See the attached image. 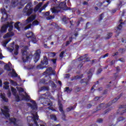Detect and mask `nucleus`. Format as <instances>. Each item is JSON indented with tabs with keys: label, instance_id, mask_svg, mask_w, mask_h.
Wrapping results in <instances>:
<instances>
[{
	"label": "nucleus",
	"instance_id": "nucleus-1",
	"mask_svg": "<svg viewBox=\"0 0 126 126\" xmlns=\"http://www.w3.org/2000/svg\"><path fill=\"white\" fill-rule=\"evenodd\" d=\"M32 2H29L23 10V15H25V16H30L33 13V11L37 12L40 9L37 6H35L34 9L32 8Z\"/></svg>",
	"mask_w": 126,
	"mask_h": 126
},
{
	"label": "nucleus",
	"instance_id": "nucleus-2",
	"mask_svg": "<svg viewBox=\"0 0 126 126\" xmlns=\"http://www.w3.org/2000/svg\"><path fill=\"white\" fill-rule=\"evenodd\" d=\"M122 96H123V94H121L120 95L118 96L117 97H115L112 101L109 102L106 104H105V103L100 104L98 107H97V111L101 110V109H106V108H109V107L112 106V104H113V103H116V102H117V101H118V100L120 99Z\"/></svg>",
	"mask_w": 126,
	"mask_h": 126
},
{
	"label": "nucleus",
	"instance_id": "nucleus-3",
	"mask_svg": "<svg viewBox=\"0 0 126 126\" xmlns=\"http://www.w3.org/2000/svg\"><path fill=\"white\" fill-rule=\"evenodd\" d=\"M49 63L48 58L47 56H44L43 59L41 61L40 64L36 66L37 69H44V68H47V66L43 65H47Z\"/></svg>",
	"mask_w": 126,
	"mask_h": 126
},
{
	"label": "nucleus",
	"instance_id": "nucleus-4",
	"mask_svg": "<svg viewBox=\"0 0 126 126\" xmlns=\"http://www.w3.org/2000/svg\"><path fill=\"white\" fill-rule=\"evenodd\" d=\"M92 69H90L89 71L88 72L87 74H89V75L88 76V79H83L80 80V82L82 83H86V85H88L89 84V81H90V79H91V77H92V75L93 74H92Z\"/></svg>",
	"mask_w": 126,
	"mask_h": 126
},
{
	"label": "nucleus",
	"instance_id": "nucleus-5",
	"mask_svg": "<svg viewBox=\"0 0 126 126\" xmlns=\"http://www.w3.org/2000/svg\"><path fill=\"white\" fill-rule=\"evenodd\" d=\"M35 115H33V117L31 116H28L27 117V122H31V120H29L28 119H31V120H32L34 122V124L36 126H39V125L38 124V121H39V116H38V114L37 113V112L35 113Z\"/></svg>",
	"mask_w": 126,
	"mask_h": 126
},
{
	"label": "nucleus",
	"instance_id": "nucleus-6",
	"mask_svg": "<svg viewBox=\"0 0 126 126\" xmlns=\"http://www.w3.org/2000/svg\"><path fill=\"white\" fill-rule=\"evenodd\" d=\"M22 60L24 63L28 62L29 60H30V57L28 56V52L27 50H22Z\"/></svg>",
	"mask_w": 126,
	"mask_h": 126
},
{
	"label": "nucleus",
	"instance_id": "nucleus-7",
	"mask_svg": "<svg viewBox=\"0 0 126 126\" xmlns=\"http://www.w3.org/2000/svg\"><path fill=\"white\" fill-rule=\"evenodd\" d=\"M9 121L12 124H13L14 126H22V124H21V121L18 120V121H16V118H10L9 119Z\"/></svg>",
	"mask_w": 126,
	"mask_h": 126
},
{
	"label": "nucleus",
	"instance_id": "nucleus-8",
	"mask_svg": "<svg viewBox=\"0 0 126 126\" xmlns=\"http://www.w3.org/2000/svg\"><path fill=\"white\" fill-rule=\"evenodd\" d=\"M122 24H124V22L120 23V24L118 25V26L115 28V32L117 34V35H116V37H118L119 35H120V33L122 32V29L123 28V26Z\"/></svg>",
	"mask_w": 126,
	"mask_h": 126
},
{
	"label": "nucleus",
	"instance_id": "nucleus-9",
	"mask_svg": "<svg viewBox=\"0 0 126 126\" xmlns=\"http://www.w3.org/2000/svg\"><path fill=\"white\" fill-rule=\"evenodd\" d=\"M31 102L32 104L30 103H28V105L29 106V107H30L32 111H34V110H37V109H38V106H37V103H36V101H35L34 100H32Z\"/></svg>",
	"mask_w": 126,
	"mask_h": 126
},
{
	"label": "nucleus",
	"instance_id": "nucleus-10",
	"mask_svg": "<svg viewBox=\"0 0 126 126\" xmlns=\"http://www.w3.org/2000/svg\"><path fill=\"white\" fill-rule=\"evenodd\" d=\"M59 7L63 10H66V9H67V6L66 5V0H65L63 2H61L59 5Z\"/></svg>",
	"mask_w": 126,
	"mask_h": 126
},
{
	"label": "nucleus",
	"instance_id": "nucleus-11",
	"mask_svg": "<svg viewBox=\"0 0 126 126\" xmlns=\"http://www.w3.org/2000/svg\"><path fill=\"white\" fill-rule=\"evenodd\" d=\"M34 63H37L39 60H40V56H41V50L40 49L37 50L36 52L34 54Z\"/></svg>",
	"mask_w": 126,
	"mask_h": 126
},
{
	"label": "nucleus",
	"instance_id": "nucleus-12",
	"mask_svg": "<svg viewBox=\"0 0 126 126\" xmlns=\"http://www.w3.org/2000/svg\"><path fill=\"white\" fill-rule=\"evenodd\" d=\"M37 16L36 14L34 15H32L29 18H28L26 20V24H28L29 23H30V22H32L33 20H35L36 19V17Z\"/></svg>",
	"mask_w": 126,
	"mask_h": 126
},
{
	"label": "nucleus",
	"instance_id": "nucleus-13",
	"mask_svg": "<svg viewBox=\"0 0 126 126\" xmlns=\"http://www.w3.org/2000/svg\"><path fill=\"white\" fill-rule=\"evenodd\" d=\"M26 95L23 94H20V96H22L23 97V100H25V101H30V96H29L26 92H25Z\"/></svg>",
	"mask_w": 126,
	"mask_h": 126
},
{
	"label": "nucleus",
	"instance_id": "nucleus-14",
	"mask_svg": "<svg viewBox=\"0 0 126 126\" xmlns=\"http://www.w3.org/2000/svg\"><path fill=\"white\" fill-rule=\"evenodd\" d=\"M9 28V29L8 30V32H12V30H13V22L7 23V28Z\"/></svg>",
	"mask_w": 126,
	"mask_h": 126
},
{
	"label": "nucleus",
	"instance_id": "nucleus-15",
	"mask_svg": "<svg viewBox=\"0 0 126 126\" xmlns=\"http://www.w3.org/2000/svg\"><path fill=\"white\" fill-rule=\"evenodd\" d=\"M13 36H14V32H9L3 36V38L4 39H6L7 38H10V37H13Z\"/></svg>",
	"mask_w": 126,
	"mask_h": 126
},
{
	"label": "nucleus",
	"instance_id": "nucleus-16",
	"mask_svg": "<svg viewBox=\"0 0 126 126\" xmlns=\"http://www.w3.org/2000/svg\"><path fill=\"white\" fill-rule=\"evenodd\" d=\"M53 71V68L52 67H48L46 71L43 72V75H47V76H49V74Z\"/></svg>",
	"mask_w": 126,
	"mask_h": 126
},
{
	"label": "nucleus",
	"instance_id": "nucleus-17",
	"mask_svg": "<svg viewBox=\"0 0 126 126\" xmlns=\"http://www.w3.org/2000/svg\"><path fill=\"white\" fill-rule=\"evenodd\" d=\"M34 35L35 34L33 33V32L30 31L28 32L26 34L27 38H28V39H29V40H30L31 38L33 37Z\"/></svg>",
	"mask_w": 126,
	"mask_h": 126
},
{
	"label": "nucleus",
	"instance_id": "nucleus-18",
	"mask_svg": "<svg viewBox=\"0 0 126 126\" xmlns=\"http://www.w3.org/2000/svg\"><path fill=\"white\" fill-rule=\"evenodd\" d=\"M1 112H2V113L3 114V115L5 117V118H6V119H8V118H10V115L9 113V111H7V110H2Z\"/></svg>",
	"mask_w": 126,
	"mask_h": 126
},
{
	"label": "nucleus",
	"instance_id": "nucleus-19",
	"mask_svg": "<svg viewBox=\"0 0 126 126\" xmlns=\"http://www.w3.org/2000/svg\"><path fill=\"white\" fill-rule=\"evenodd\" d=\"M7 30V25H4L1 27L0 31L1 33H6Z\"/></svg>",
	"mask_w": 126,
	"mask_h": 126
},
{
	"label": "nucleus",
	"instance_id": "nucleus-20",
	"mask_svg": "<svg viewBox=\"0 0 126 126\" xmlns=\"http://www.w3.org/2000/svg\"><path fill=\"white\" fill-rule=\"evenodd\" d=\"M30 1V0H21L19 2V4L21 5V6H24L26 3H28Z\"/></svg>",
	"mask_w": 126,
	"mask_h": 126
},
{
	"label": "nucleus",
	"instance_id": "nucleus-21",
	"mask_svg": "<svg viewBox=\"0 0 126 126\" xmlns=\"http://www.w3.org/2000/svg\"><path fill=\"white\" fill-rule=\"evenodd\" d=\"M18 0H12L11 5L12 7H15V6H17L18 5Z\"/></svg>",
	"mask_w": 126,
	"mask_h": 126
},
{
	"label": "nucleus",
	"instance_id": "nucleus-22",
	"mask_svg": "<svg viewBox=\"0 0 126 126\" xmlns=\"http://www.w3.org/2000/svg\"><path fill=\"white\" fill-rule=\"evenodd\" d=\"M88 56V54H86L83 56H81L79 58H78V61L79 62H81L82 61H83L84 60H85L86 59V57Z\"/></svg>",
	"mask_w": 126,
	"mask_h": 126
},
{
	"label": "nucleus",
	"instance_id": "nucleus-23",
	"mask_svg": "<svg viewBox=\"0 0 126 126\" xmlns=\"http://www.w3.org/2000/svg\"><path fill=\"white\" fill-rule=\"evenodd\" d=\"M0 97L1 99L3 100V101H4V102H5L6 103H7V102H8V98L5 97V95L1 94Z\"/></svg>",
	"mask_w": 126,
	"mask_h": 126
},
{
	"label": "nucleus",
	"instance_id": "nucleus-24",
	"mask_svg": "<svg viewBox=\"0 0 126 126\" xmlns=\"http://www.w3.org/2000/svg\"><path fill=\"white\" fill-rule=\"evenodd\" d=\"M72 40H73V38L72 37H70L69 38V41H67L66 42L65 46L67 47V46H68V45H70V43H71V42H72Z\"/></svg>",
	"mask_w": 126,
	"mask_h": 126
},
{
	"label": "nucleus",
	"instance_id": "nucleus-25",
	"mask_svg": "<svg viewBox=\"0 0 126 126\" xmlns=\"http://www.w3.org/2000/svg\"><path fill=\"white\" fill-rule=\"evenodd\" d=\"M70 23V27L69 28H71V29L72 30L73 28H74V24H75V22L73 21V20H71L69 21Z\"/></svg>",
	"mask_w": 126,
	"mask_h": 126
},
{
	"label": "nucleus",
	"instance_id": "nucleus-26",
	"mask_svg": "<svg viewBox=\"0 0 126 126\" xmlns=\"http://www.w3.org/2000/svg\"><path fill=\"white\" fill-rule=\"evenodd\" d=\"M59 111L60 112H62V113H64V111H63V104H62V102L59 101Z\"/></svg>",
	"mask_w": 126,
	"mask_h": 126
},
{
	"label": "nucleus",
	"instance_id": "nucleus-27",
	"mask_svg": "<svg viewBox=\"0 0 126 126\" xmlns=\"http://www.w3.org/2000/svg\"><path fill=\"white\" fill-rule=\"evenodd\" d=\"M41 91H49L50 90V87L48 86H43L40 88Z\"/></svg>",
	"mask_w": 126,
	"mask_h": 126
},
{
	"label": "nucleus",
	"instance_id": "nucleus-28",
	"mask_svg": "<svg viewBox=\"0 0 126 126\" xmlns=\"http://www.w3.org/2000/svg\"><path fill=\"white\" fill-rule=\"evenodd\" d=\"M30 40H31L33 44H36V43H37V38H36L35 35H33V36H32Z\"/></svg>",
	"mask_w": 126,
	"mask_h": 126
},
{
	"label": "nucleus",
	"instance_id": "nucleus-29",
	"mask_svg": "<svg viewBox=\"0 0 126 126\" xmlns=\"http://www.w3.org/2000/svg\"><path fill=\"white\" fill-rule=\"evenodd\" d=\"M76 108V105H74L72 106H71L70 107L67 108V112H70V111H73L74 109Z\"/></svg>",
	"mask_w": 126,
	"mask_h": 126
},
{
	"label": "nucleus",
	"instance_id": "nucleus-30",
	"mask_svg": "<svg viewBox=\"0 0 126 126\" xmlns=\"http://www.w3.org/2000/svg\"><path fill=\"white\" fill-rule=\"evenodd\" d=\"M20 23V22H17L14 25L15 28H16V29H17L18 31H20V27H19Z\"/></svg>",
	"mask_w": 126,
	"mask_h": 126
},
{
	"label": "nucleus",
	"instance_id": "nucleus-31",
	"mask_svg": "<svg viewBox=\"0 0 126 126\" xmlns=\"http://www.w3.org/2000/svg\"><path fill=\"white\" fill-rule=\"evenodd\" d=\"M52 73H50V74H48V76H45V78L46 77H49V78L51 79V75H56V71L53 70L51 71Z\"/></svg>",
	"mask_w": 126,
	"mask_h": 126
},
{
	"label": "nucleus",
	"instance_id": "nucleus-32",
	"mask_svg": "<svg viewBox=\"0 0 126 126\" xmlns=\"http://www.w3.org/2000/svg\"><path fill=\"white\" fill-rule=\"evenodd\" d=\"M4 68L6 70H7V71H11V68H10V66H9L8 64H6L4 65Z\"/></svg>",
	"mask_w": 126,
	"mask_h": 126
},
{
	"label": "nucleus",
	"instance_id": "nucleus-33",
	"mask_svg": "<svg viewBox=\"0 0 126 126\" xmlns=\"http://www.w3.org/2000/svg\"><path fill=\"white\" fill-rule=\"evenodd\" d=\"M11 91L13 95H14V96H16V94L17 93V91H16V89L13 88H12Z\"/></svg>",
	"mask_w": 126,
	"mask_h": 126
},
{
	"label": "nucleus",
	"instance_id": "nucleus-34",
	"mask_svg": "<svg viewBox=\"0 0 126 126\" xmlns=\"http://www.w3.org/2000/svg\"><path fill=\"white\" fill-rule=\"evenodd\" d=\"M52 105L53 104L52 103H48L47 105L50 106L47 107L46 108L47 110H51V111H54V110H55V109H53V107H52Z\"/></svg>",
	"mask_w": 126,
	"mask_h": 126
},
{
	"label": "nucleus",
	"instance_id": "nucleus-35",
	"mask_svg": "<svg viewBox=\"0 0 126 126\" xmlns=\"http://www.w3.org/2000/svg\"><path fill=\"white\" fill-rule=\"evenodd\" d=\"M118 51L120 53H121V54H125L126 50L125 48H120L118 50Z\"/></svg>",
	"mask_w": 126,
	"mask_h": 126
},
{
	"label": "nucleus",
	"instance_id": "nucleus-36",
	"mask_svg": "<svg viewBox=\"0 0 126 126\" xmlns=\"http://www.w3.org/2000/svg\"><path fill=\"white\" fill-rule=\"evenodd\" d=\"M10 74L11 75V77H18V74L16 73V72H10Z\"/></svg>",
	"mask_w": 126,
	"mask_h": 126
},
{
	"label": "nucleus",
	"instance_id": "nucleus-37",
	"mask_svg": "<svg viewBox=\"0 0 126 126\" xmlns=\"http://www.w3.org/2000/svg\"><path fill=\"white\" fill-rule=\"evenodd\" d=\"M51 11L52 13H59V10L55 8H51Z\"/></svg>",
	"mask_w": 126,
	"mask_h": 126
},
{
	"label": "nucleus",
	"instance_id": "nucleus-38",
	"mask_svg": "<svg viewBox=\"0 0 126 126\" xmlns=\"http://www.w3.org/2000/svg\"><path fill=\"white\" fill-rule=\"evenodd\" d=\"M72 91V90H69V87H66L65 88L64 92H67V93H70Z\"/></svg>",
	"mask_w": 126,
	"mask_h": 126
},
{
	"label": "nucleus",
	"instance_id": "nucleus-39",
	"mask_svg": "<svg viewBox=\"0 0 126 126\" xmlns=\"http://www.w3.org/2000/svg\"><path fill=\"white\" fill-rule=\"evenodd\" d=\"M112 36H113V33L109 32L107 34V36L106 37V39H109L112 37Z\"/></svg>",
	"mask_w": 126,
	"mask_h": 126
},
{
	"label": "nucleus",
	"instance_id": "nucleus-40",
	"mask_svg": "<svg viewBox=\"0 0 126 126\" xmlns=\"http://www.w3.org/2000/svg\"><path fill=\"white\" fill-rule=\"evenodd\" d=\"M103 18H104V13H101L99 15V18L98 19V21H101V20H103Z\"/></svg>",
	"mask_w": 126,
	"mask_h": 126
},
{
	"label": "nucleus",
	"instance_id": "nucleus-41",
	"mask_svg": "<svg viewBox=\"0 0 126 126\" xmlns=\"http://www.w3.org/2000/svg\"><path fill=\"white\" fill-rule=\"evenodd\" d=\"M111 111H112V107L108 108L104 111V115H106V114H108V113H109V112H111Z\"/></svg>",
	"mask_w": 126,
	"mask_h": 126
},
{
	"label": "nucleus",
	"instance_id": "nucleus-42",
	"mask_svg": "<svg viewBox=\"0 0 126 126\" xmlns=\"http://www.w3.org/2000/svg\"><path fill=\"white\" fill-rule=\"evenodd\" d=\"M15 96V98H16V101L17 102H20L21 100H20V97H19V95L18 94H16Z\"/></svg>",
	"mask_w": 126,
	"mask_h": 126
},
{
	"label": "nucleus",
	"instance_id": "nucleus-43",
	"mask_svg": "<svg viewBox=\"0 0 126 126\" xmlns=\"http://www.w3.org/2000/svg\"><path fill=\"white\" fill-rule=\"evenodd\" d=\"M50 118H51V120H54V121H57V117L56 116V115H51Z\"/></svg>",
	"mask_w": 126,
	"mask_h": 126
},
{
	"label": "nucleus",
	"instance_id": "nucleus-44",
	"mask_svg": "<svg viewBox=\"0 0 126 126\" xmlns=\"http://www.w3.org/2000/svg\"><path fill=\"white\" fill-rule=\"evenodd\" d=\"M32 25H33L34 26H35V25H39V21L37 20L34 21L32 23Z\"/></svg>",
	"mask_w": 126,
	"mask_h": 126
},
{
	"label": "nucleus",
	"instance_id": "nucleus-45",
	"mask_svg": "<svg viewBox=\"0 0 126 126\" xmlns=\"http://www.w3.org/2000/svg\"><path fill=\"white\" fill-rule=\"evenodd\" d=\"M103 120L102 118H98L96 121V123H98V124H102L103 122Z\"/></svg>",
	"mask_w": 126,
	"mask_h": 126
},
{
	"label": "nucleus",
	"instance_id": "nucleus-46",
	"mask_svg": "<svg viewBox=\"0 0 126 126\" xmlns=\"http://www.w3.org/2000/svg\"><path fill=\"white\" fill-rule=\"evenodd\" d=\"M106 57H109V53H106L104 55L101 56L99 58V60H101V59H105V58H106Z\"/></svg>",
	"mask_w": 126,
	"mask_h": 126
},
{
	"label": "nucleus",
	"instance_id": "nucleus-47",
	"mask_svg": "<svg viewBox=\"0 0 126 126\" xmlns=\"http://www.w3.org/2000/svg\"><path fill=\"white\" fill-rule=\"evenodd\" d=\"M31 26H32V24H30L29 25H27L26 27L24 28V30H27L30 28H31Z\"/></svg>",
	"mask_w": 126,
	"mask_h": 126
},
{
	"label": "nucleus",
	"instance_id": "nucleus-48",
	"mask_svg": "<svg viewBox=\"0 0 126 126\" xmlns=\"http://www.w3.org/2000/svg\"><path fill=\"white\" fill-rule=\"evenodd\" d=\"M84 63H85V62L84 61L82 62L81 63H80L78 65V67H80V68H81L82 66H83V64H84Z\"/></svg>",
	"mask_w": 126,
	"mask_h": 126
},
{
	"label": "nucleus",
	"instance_id": "nucleus-49",
	"mask_svg": "<svg viewBox=\"0 0 126 126\" xmlns=\"http://www.w3.org/2000/svg\"><path fill=\"white\" fill-rule=\"evenodd\" d=\"M102 71H103V69H102V68H98L97 69L96 74H100Z\"/></svg>",
	"mask_w": 126,
	"mask_h": 126
},
{
	"label": "nucleus",
	"instance_id": "nucleus-50",
	"mask_svg": "<svg viewBox=\"0 0 126 126\" xmlns=\"http://www.w3.org/2000/svg\"><path fill=\"white\" fill-rule=\"evenodd\" d=\"M77 79H78V76L76 75L71 78V81H73V80H77Z\"/></svg>",
	"mask_w": 126,
	"mask_h": 126
},
{
	"label": "nucleus",
	"instance_id": "nucleus-51",
	"mask_svg": "<svg viewBox=\"0 0 126 126\" xmlns=\"http://www.w3.org/2000/svg\"><path fill=\"white\" fill-rule=\"evenodd\" d=\"M124 120H126L124 117H120L118 118L117 121L118 122H121V121H124Z\"/></svg>",
	"mask_w": 126,
	"mask_h": 126
},
{
	"label": "nucleus",
	"instance_id": "nucleus-52",
	"mask_svg": "<svg viewBox=\"0 0 126 126\" xmlns=\"http://www.w3.org/2000/svg\"><path fill=\"white\" fill-rule=\"evenodd\" d=\"M54 18H55V17L54 16L50 15V16L47 17L46 18V19H47V20H51V19H53Z\"/></svg>",
	"mask_w": 126,
	"mask_h": 126
},
{
	"label": "nucleus",
	"instance_id": "nucleus-53",
	"mask_svg": "<svg viewBox=\"0 0 126 126\" xmlns=\"http://www.w3.org/2000/svg\"><path fill=\"white\" fill-rule=\"evenodd\" d=\"M63 55H64V51H62L61 52V53H60L59 57L60 58H63Z\"/></svg>",
	"mask_w": 126,
	"mask_h": 126
},
{
	"label": "nucleus",
	"instance_id": "nucleus-54",
	"mask_svg": "<svg viewBox=\"0 0 126 126\" xmlns=\"http://www.w3.org/2000/svg\"><path fill=\"white\" fill-rule=\"evenodd\" d=\"M10 82L12 84H14V85H17V83L16 82H14V81L12 80H10Z\"/></svg>",
	"mask_w": 126,
	"mask_h": 126
},
{
	"label": "nucleus",
	"instance_id": "nucleus-55",
	"mask_svg": "<svg viewBox=\"0 0 126 126\" xmlns=\"http://www.w3.org/2000/svg\"><path fill=\"white\" fill-rule=\"evenodd\" d=\"M126 109L122 110L121 111V112L120 113V115H121V116H123V115H124V114H126Z\"/></svg>",
	"mask_w": 126,
	"mask_h": 126
},
{
	"label": "nucleus",
	"instance_id": "nucleus-56",
	"mask_svg": "<svg viewBox=\"0 0 126 126\" xmlns=\"http://www.w3.org/2000/svg\"><path fill=\"white\" fill-rule=\"evenodd\" d=\"M126 105H121L119 107V109H126Z\"/></svg>",
	"mask_w": 126,
	"mask_h": 126
},
{
	"label": "nucleus",
	"instance_id": "nucleus-57",
	"mask_svg": "<svg viewBox=\"0 0 126 126\" xmlns=\"http://www.w3.org/2000/svg\"><path fill=\"white\" fill-rule=\"evenodd\" d=\"M81 21H83V19L82 18H80V20H79L77 22V26H79V24H80V22Z\"/></svg>",
	"mask_w": 126,
	"mask_h": 126
},
{
	"label": "nucleus",
	"instance_id": "nucleus-58",
	"mask_svg": "<svg viewBox=\"0 0 126 126\" xmlns=\"http://www.w3.org/2000/svg\"><path fill=\"white\" fill-rule=\"evenodd\" d=\"M80 90H81V88L78 87L76 88V90H75V92H80Z\"/></svg>",
	"mask_w": 126,
	"mask_h": 126
},
{
	"label": "nucleus",
	"instance_id": "nucleus-59",
	"mask_svg": "<svg viewBox=\"0 0 126 126\" xmlns=\"http://www.w3.org/2000/svg\"><path fill=\"white\" fill-rule=\"evenodd\" d=\"M77 76H78V79H82V78H83V74Z\"/></svg>",
	"mask_w": 126,
	"mask_h": 126
},
{
	"label": "nucleus",
	"instance_id": "nucleus-60",
	"mask_svg": "<svg viewBox=\"0 0 126 126\" xmlns=\"http://www.w3.org/2000/svg\"><path fill=\"white\" fill-rule=\"evenodd\" d=\"M63 114V116H62V119L63 120V121H66L65 120V114H64V113H62Z\"/></svg>",
	"mask_w": 126,
	"mask_h": 126
},
{
	"label": "nucleus",
	"instance_id": "nucleus-61",
	"mask_svg": "<svg viewBox=\"0 0 126 126\" xmlns=\"http://www.w3.org/2000/svg\"><path fill=\"white\" fill-rule=\"evenodd\" d=\"M51 61L54 64H56V63H57V59H51Z\"/></svg>",
	"mask_w": 126,
	"mask_h": 126
},
{
	"label": "nucleus",
	"instance_id": "nucleus-62",
	"mask_svg": "<svg viewBox=\"0 0 126 126\" xmlns=\"http://www.w3.org/2000/svg\"><path fill=\"white\" fill-rule=\"evenodd\" d=\"M42 2H39L37 5H36V6L40 9V7H41V6H42Z\"/></svg>",
	"mask_w": 126,
	"mask_h": 126
},
{
	"label": "nucleus",
	"instance_id": "nucleus-63",
	"mask_svg": "<svg viewBox=\"0 0 126 126\" xmlns=\"http://www.w3.org/2000/svg\"><path fill=\"white\" fill-rule=\"evenodd\" d=\"M1 12H2V13H4V14H7L6 10H5V9H2Z\"/></svg>",
	"mask_w": 126,
	"mask_h": 126
},
{
	"label": "nucleus",
	"instance_id": "nucleus-64",
	"mask_svg": "<svg viewBox=\"0 0 126 126\" xmlns=\"http://www.w3.org/2000/svg\"><path fill=\"white\" fill-rule=\"evenodd\" d=\"M50 55L52 56V57H56V53L55 52L50 53Z\"/></svg>",
	"mask_w": 126,
	"mask_h": 126
}]
</instances>
